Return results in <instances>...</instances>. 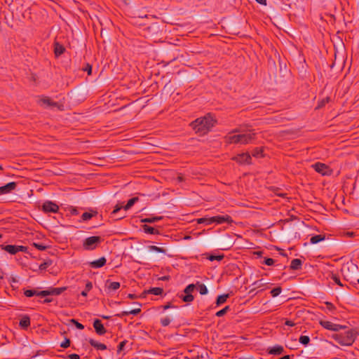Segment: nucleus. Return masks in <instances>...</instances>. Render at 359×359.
<instances>
[{
    "mask_svg": "<svg viewBox=\"0 0 359 359\" xmlns=\"http://www.w3.org/2000/svg\"><path fill=\"white\" fill-rule=\"evenodd\" d=\"M51 264L52 262L50 260L45 261L39 265V269L41 271L46 270Z\"/></svg>",
    "mask_w": 359,
    "mask_h": 359,
    "instance_id": "obj_42",
    "label": "nucleus"
},
{
    "mask_svg": "<svg viewBox=\"0 0 359 359\" xmlns=\"http://www.w3.org/2000/svg\"><path fill=\"white\" fill-rule=\"evenodd\" d=\"M213 217H201L196 219L198 224H205V225H210L213 224Z\"/></svg>",
    "mask_w": 359,
    "mask_h": 359,
    "instance_id": "obj_29",
    "label": "nucleus"
},
{
    "mask_svg": "<svg viewBox=\"0 0 359 359\" xmlns=\"http://www.w3.org/2000/svg\"><path fill=\"white\" fill-rule=\"evenodd\" d=\"M128 297L129 299H137V296L136 294H129L128 295Z\"/></svg>",
    "mask_w": 359,
    "mask_h": 359,
    "instance_id": "obj_58",
    "label": "nucleus"
},
{
    "mask_svg": "<svg viewBox=\"0 0 359 359\" xmlns=\"http://www.w3.org/2000/svg\"><path fill=\"white\" fill-rule=\"evenodd\" d=\"M148 248L149 249V250L155 251L160 253H165L166 252V250L164 248L157 247L156 245H150L148 247Z\"/></svg>",
    "mask_w": 359,
    "mask_h": 359,
    "instance_id": "obj_40",
    "label": "nucleus"
},
{
    "mask_svg": "<svg viewBox=\"0 0 359 359\" xmlns=\"http://www.w3.org/2000/svg\"><path fill=\"white\" fill-rule=\"evenodd\" d=\"M229 297V294H224L219 295L216 299V302H215L216 306H219L221 304L225 303Z\"/></svg>",
    "mask_w": 359,
    "mask_h": 359,
    "instance_id": "obj_28",
    "label": "nucleus"
},
{
    "mask_svg": "<svg viewBox=\"0 0 359 359\" xmlns=\"http://www.w3.org/2000/svg\"><path fill=\"white\" fill-rule=\"evenodd\" d=\"M256 134L252 133V131H249L248 133L240 134V144H248L255 139Z\"/></svg>",
    "mask_w": 359,
    "mask_h": 359,
    "instance_id": "obj_12",
    "label": "nucleus"
},
{
    "mask_svg": "<svg viewBox=\"0 0 359 359\" xmlns=\"http://www.w3.org/2000/svg\"><path fill=\"white\" fill-rule=\"evenodd\" d=\"M177 180L179 182H182L183 181V177L182 176H178L177 177Z\"/></svg>",
    "mask_w": 359,
    "mask_h": 359,
    "instance_id": "obj_61",
    "label": "nucleus"
},
{
    "mask_svg": "<svg viewBox=\"0 0 359 359\" xmlns=\"http://www.w3.org/2000/svg\"><path fill=\"white\" fill-rule=\"evenodd\" d=\"M312 168L322 175H329L331 174V170L325 163L317 162L312 165Z\"/></svg>",
    "mask_w": 359,
    "mask_h": 359,
    "instance_id": "obj_8",
    "label": "nucleus"
},
{
    "mask_svg": "<svg viewBox=\"0 0 359 359\" xmlns=\"http://www.w3.org/2000/svg\"><path fill=\"white\" fill-rule=\"evenodd\" d=\"M217 121L210 114H208L203 117L196 118L191 123V126L196 133L199 135H204L211 130Z\"/></svg>",
    "mask_w": 359,
    "mask_h": 359,
    "instance_id": "obj_1",
    "label": "nucleus"
},
{
    "mask_svg": "<svg viewBox=\"0 0 359 359\" xmlns=\"http://www.w3.org/2000/svg\"><path fill=\"white\" fill-rule=\"evenodd\" d=\"M53 302V299L52 298H46L41 302L43 303V304H48V303H50V302Z\"/></svg>",
    "mask_w": 359,
    "mask_h": 359,
    "instance_id": "obj_56",
    "label": "nucleus"
},
{
    "mask_svg": "<svg viewBox=\"0 0 359 359\" xmlns=\"http://www.w3.org/2000/svg\"><path fill=\"white\" fill-rule=\"evenodd\" d=\"M230 306H226L224 308H223L222 309L218 311L215 316L217 317H222L224 316L228 311H230Z\"/></svg>",
    "mask_w": 359,
    "mask_h": 359,
    "instance_id": "obj_38",
    "label": "nucleus"
},
{
    "mask_svg": "<svg viewBox=\"0 0 359 359\" xmlns=\"http://www.w3.org/2000/svg\"><path fill=\"white\" fill-rule=\"evenodd\" d=\"M103 318H105V319H108L109 318L108 316H103Z\"/></svg>",
    "mask_w": 359,
    "mask_h": 359,
    "instance_id": "obj_63",
    "label": "nucleus"
},
{
    "mask_svg": "<svg viewBox=\"0 0 359 359\" xmlns=\"http://www.w3.org/2000/svg\"><path fill=\"white\" fill-rule=\"evenodd\" d=\"M84 72H87L88 75H90L92 73V66L87 63L86 67L83 68Z\"/></svg>",
    "mask_w": 359,
    "mask_h": 359,
    "instance_id": "obj_49",
    "label": "nucleus"
},
{
    "mask_svg": "<svg viewBox=\"0 0 359 359\" xmlns=\"http://www.w3.org/2000/svg\"><path fill=\"white\" fill-rule=\"evenodd\" d=\"M65 50V47L58 42L54 43V53L56 57H58L64 53Z\"/></svg>",
    "mask_w": 359,
    "mask_h": 359,
    "instance_id": "obj_23",
    "label": "nucleus"
},
{
    "mask_svg": "<svg viewBox=\"0 0 359 359\" xmlns=\"http://www.w3.org/2000/svg\"><path fill=\"white\" fill-rule=\"evenodd\" d=\"M224 255H210L208 259L210 260V261H215V260H217V261H221L224 258Z\"/></svg>",
    "mask_w": 359,
    "mask_h": 359,
    "instance_id": "obj_43",
    "label": "nucleus"
},
{
    "mask_svg": "<svg viewBox=\"0 0 359 359\" xmlns=\"http://www.w3.org/2000/svg\"><path fill=\"white\" fill-rule=\"evenodd\" d=\"M196 289V285L194 284H189L188 285L185 289L184 290V292L185 294H182L180 296V297L183 300L184 302H191L194 300V297L191 294V293L194 291Z\"/></svg>",
    "mask_w": 359,
    "mask_h": 359,
    "instance_id": "obj_5",
    "label": "nucleus"
},
{
    "mask_svg": "<svg viewBox=\"0 0 359 359\" xmlns=\"http://www.w3.org/2000/svg\"><path fill=\"white\" fill-rule=\"evenodd\" d=\"M172 320V318H170L168 316H165V317L161 318L160 323L163 327H167L170 324Z\"/></svg>",
    "mask_w": 359,
    "mask_h": 359,
    "instance_id": "obj_36",
    "label": "nucleus"
},
{
    "mask_svg": "<svg viewBox=\"0 0 359 359\" xmlns=\"http://www.w3.org/2000/svg\"><path fill=\"white\" fill-rule=\"evenodd\" d=\"M43 103L47 104L49 106H55L57 104L56 102H52L49 98H45L43 100Z\"/></svg>",
    "mask_w": 359,
    "mask_h": 359,
    "instance_id": "obj_51",
    "label": "nucleus"
},
{
    "mask_svg": "<svg viewBox=\"0 0 359 359\" xmlns=\"http://www.w3.org/2000/svg\"><path fill=\"white\" fill-rule=\"evenodd\" d=\"M142 229L144 233L152 235H158L160 234V231L151 226H149L146 224L142 226Z\"/></svg>",
    "mask_w": 359,
    "mask_h": 359,
    "instance_id": "obj_20",
    "label": "nucleus"
},
{
    "mask_svg": "<svg viewBox=\"0 0 359 359\" xmlns=\"http://www.w3.org/2000/svg\"><path fill=\"white\" fill-rule=\"evenodd\" d=\"M17 187V183L11 182L4 186L0 187V195H4L11 193Z\"/></svg>",
    "mask_w": 359,
    "mask_h": 359,
    "instance_id": "obj_15",
    "label": "nucleus"
},
{
    "mask_svg": "<svg viewBox=\"0 0 359 359\" xmlns=\"http://www.w3.org/2000/svg\"><path fill=\"white\" fill-rule=\"evenodd\" d=\"M42 210L46 213H56L59 210V206L50 201H46L42 205Z\"/></svg>",
    "mask_w": 359,
    "mask_h": 359,
    "instance_id": "obj_9",
    "label": "nucleus"
},
{
    "mask_svg": "<svg viewBox=\"0 0 359 359\" xmlns=\"http://www.w3.org/2000/svg\"><path fill=\"white\" fill-rule=\"evenodd\" d=\"M197 285H198V291H199L201 294L204 295V294H206L208 293V288L205 286V285H204L203 283H200L199 282H198L197 283Z\"/></svg>",
    "mask_w": 359,
    "mask_h": 359,
    "instance_id": "obj_37",
    "label": "nucleus"
},
{
    "mask_svg": "<svg viewBox=\"0 0 359 359\" xmlns=\"http://www.w3.org/2000/svg\"><path fill=\"white\" fill-rule=\"evenodd\" d=\"M138 201L137 197H133L128 200L126 205L123 207L125 210H129L137 201Z\"/></svg>",
    "mask_w": 359,
    "mask_h": 359,
    "instance_id": "obj_33",
    "label": "nucleus"
},
{
    "mask_svg": "<svg viewBox=\"0 0 359 359\" xmlns=\"http://www.w3.org/2000/svg\"><path fill=\"white\" fill-rule=\"evenodd\" d=\"M70 321H71V323H72L73 324L75 325V326L77 329H79V330L84 329V326L81 323H79L76 320L72 319Z\"/></svg>",
    "mask_w": 359,
    "mask_h": 359,
    "instance_id": "obj_44",
    "label": "nucleus"
},
{
    "mask_svg": "<svg viewBox=\"0 0 359 359\" xmlns=\"http://www.w3.org/2000/svg\"><path fill=\"white\" fill-rule=\"evenodd\" d=\"M105 289L107 292H111L117 290L121 285L118 282H113L110 280H107L105 282Z\"/></svg>",
    "mask_w": 359,
    "mask_h": 359,
    "instance_id": "obj_17",
    "label": "nucleus"
},
{
    "mask_svg": "<svg viewBox=\"0 0 359 359\" xmlns=\"http://www.w3.org/2000/svg\"><path fill=\"white\" fill-rule=\"evenodd\" d=\"M67 359H79L80 356H79V355H78L76 353H72V354H69L67 356Z\"/></svg>",
    "mask_w": 359,
    "mask_h": 359,
    "instance_id": "obj_53",
    "label": "nucleus"
},
{
    "mask_svg": "<svg viewBox=\"0 0 359 359\" xmlns=\"http://www.w3.org/2000/svg\"><path fill=\"white\" fill-rule=\"evenodd\" d=\"M140 312H141V309L140 308H137V309H133V310H130V311H122L121 313H118L116 316L119 317V318H123L124 316H128V315H130V314L136 316V315L139 314Z\"/></svg>",
    "mask_w": 359,
    "mask_h": 359,
    "instance_id": "obj_21",
    "label": "nucleus"
},
{
    "mask_svg": "<svg viewBox=\"0 0 359 359\" xmlns=\"http://www.w3.org/2000/svg\"><path fill=\"white\" fill-rule=\"evenodd\" d=\"M97 215L96 210H90V212H85L81 215V219L83 221H88Z\"/></svg>",
    "mask_w": 359,
    "mask_h": 359,
    "instance_id": "obj_26",
    "label": "nucleus"
},
{
    "mask_svg": "<svg viewBox=\"0 0 359 359\" xmlns=\"http://www.w3.org/2000/svg\"><path fill=\"white\" fill-rule=\"evenodd\" d=\"M357 283L359 284V278L357 280Z\"/></svg>",
    "mask_w": 359,
    "mask_h": 359,
    "instance_id": "obj_64",
    "label": "nucleus"
},
{
    "mask_svg": "<svg viewBox=\"0 0 359 359\" xmlns=\"http://www.w3.org/2000/svg\"><path fill=\"white\" fill-rule=\"evenodd\" d=\"M24 294L27 297H31L34 295L41 297L40 291L36 290H25Z\"/></svg>",
    "mask_w": 359,
    "mask_h": 359,
    "instance_id": "obj_30",
    "label": "nucleus"
},
{
    "mask_svg": "<svg viewBox=\"0 0 359 359\" xmlns=\"http://www.w3.org/2000/svg\"><path fill=\"white\" fill-rule=\"evenodd\" d=\"M163 219V217L161 216H155V217H146L144 219H141L140 222L142 223H154L157 222L158 221H161Z\"/></svg>",
    "mask_w": 359,
    "mask_h": 359,
    "instance_id": "obj_24",
    "label": "nucleus"
},
{
    "mask_svg": "<svg viewBox=\"0 0 359 359\" xmlns=\"http://www.w3.org/2000/svg\"><path fill=\"white\" fill-rule=\"evenodd\" d=\"M358 332L355 329H349L344 333H335L331 335V337L334 339L341 346H351L355 339Z\"/></svg>",
    "mask_w": 359,
    "mask_h": 359,
    "instance_id": "obj_2",
    "label": "nucleus"
},
{
    "mask_svg": "<svg viewBox=\"0 0 359 359\" xmlns=\"http://www.w3.org/2000/svg\"><path fill=\"white\" fill-rule=\"evenodd\" d=\"M332 279L334 281L335 283L340 286H342V284L339 276H337V275H332Z\"/></svg>",
    "mask_w": 359,
    "mask_h": 359,
    "instance_id": "obj_50",
    "label": "nucleus"
},
{
    "mask_svg": "<svg viewBox=\"0 0 359 359\" xmlns=\"http://www.w3.org/2000/svg\"><path fill=\"white\" fill-rule=\"evenodd\" d=\"M285 325H287V326H290V327H292L294 326L295 324L293 321L290 320H286L285 322Z\"/></svg>",
    "mask_w": 359,
    "mask_h": 359,
    "instance_id": "obj_54",
    "label": "nucleus"
},
{
    "mask_svg": "<svg viewBox=\"0 0 359 359\" xmlns=\"http://www.w3.org/2000/svg\"><path fill=\"white\" fill-rule=\"evenodd\" d=\"M163 292V290L161 287H151L148 290V293L152 294L154 295H161Z\"/></svg>",
    "mask_w": 359,
    "mask_h": 359,
    "instance_id": "obj_32",
    "label": "nucleus"
},
{
    "mask_svg": "<svg viewBox=\"0 0 359 359\" xmlns=\"http://www.w3.org/2000/svg\"><path fill=\"white\" fill-rule=\"evenodd\" d=\"M329 100H330L329 97H326L325 99H323L321 102V104L319 105V107H322V106L325 105V103L329 102Z\"/></svg>",
    "mask_w": 359,
    "mask_h": 359,
    "instance_id": "obj_57",
    "label": "nucleus"
},
{
    "mask_svg": "<svg viewBox=\"0 0 359 359\" xmlns=\"http://www.w3.org/2000/svg\"><path fill=\"white\" fill-rule=\"evenodd\" d=\"M65 287H50L48 290H41L40 291L41 297H47L49 295L57 296L61 294L65 290H66Z\"/></svg>",
    "mask_w": 359,
    "mask_h": 359,
    "instance_id": "obj_7",
    "label": "nucleus"
},
{
    "mask_svg": "<svg viewBox=\"0 0 359 359\" xmlns=\"http://www.w3.org/2000/svg\"><path fill=\"white\" fill-rule=\"evenodd\" d=\"M258 4L262 5H266V0H255Z\"/></svg>",
    "mask_w": 359,
    "mask_h": 359,
    "instance_id": "obj_59",
    "label": "nucleus"
},
{
    "mask_svg": "<svg viewBox=\"0 0 359 359\" xmlns=\"http://www.w3.org/2000/svg\"><path fill=\"white\" fill-rule=\"evenodd\" d=\"M240 130L236 128L224 137L225 142L227 144H240V134L231 135V133H240Z\"/></svg>",
    "mask_w": 359,
    "mask_h": 359,
    "instance_id": "obj_10",
    "label": "nucleus"
},
{
    "mask_svg": "<svg viewBox=\"0 0 359 359\" xmlns=\"http://www.w3.org/2000/svg\"><path fill=\"white\" fill-rule=\"evenodd\" d=\"M325 239V234L315 235L310 238V243L311 244H316L320 241H324Z\"/></svg>",
    "mask_w": 359,
    "mask_h": 359,
    "instance_id": "obj_27",
    "label": "nucleus"
},
{
    "mask_svg": "<svg viewBox=\"0 0 359 359\" xmlns=\"http://www.w3.org/2000/svg\"><path fill=\"white\" fill-rule=\"evenodd\" d=\"M266 352L269 355H280L285 353V348L283 346L276 344L273 346L269 347Z\"/></svg>",
    "mask_w": 359,
    "mask_h": 359,
    "instance_id": "obj_14",
    "label": "nucleus"
},
{
    "mask_svg": "<svg viewBox=\"0 0 359 359\" xmlns=\"http://www.w3.org/2000/svg\"><path fill=\"white\" fill-rule=\"evenodd\" d=\"M93 327L98 335H104L107 332V330L100 319H95L94 320Z\"/></svg>",
    "mask_w": 359,
    "mask_h": 359,
    "instance_id": "obj_16",
    "label": "nucleus"
},
{
    "mask_svg": "<svg viewBox=\"0 0 359 359\" xmlns=\"http://www.w3.org/2000/svg\"><path fill=\"white\" fill-rule=\"evenodd\" d=\"M128 344V340H123L122 341H121L119 343V344L117 346V353H120L121 352H123L125 348H126V346Z\"/></svg>",
    "mask_w": 359,
    "mask_h": 359,
    "instance_id": "obj_34",
    "label": "nucleus"
},
{
    "mask_svg": "<svg viewBox=\"0 0 359 359\" xmlns=\"http://www.w3.org/2000/svg\"><path fill=\"white\" fill-rule=\"evenodd\" d=\"M282 292V288L280 287H277L271 290L270 293L273 297H276L278 296Z\"/></svg>",
    "mask_w": 359,
    "mask_h": 359,
    "instance_id": "obj_41",
    "label": "nucleus"
},
{
    "mask_svg": "<svg viewBox=\"0 0 359 359\" xmlns=\"http://www.w3.org/2000/svg\"><path fill=\"white\" fill-rule=\"evenodd\" d=\"M33 245L39 250H45L47 248L46 245H44L42 243H33Z\"/></svg>",
    "mask_w": 359,
    "mask_h": 359,
    "instance_id": "obj_46",
    "label": "nucleus"
},
{
    "mask_svg": "<svg viewBox=\"0 0 359 359\" xmlns=\"http://www.w3.org/2000/svg\"><path fill=\"white\" fill-rule=\"evenodd\" d=\"M123 207L124 206H123L122 205L117 204L115 206L114 210L111 212V215H115L120 210L123 208Z\"/></svg>",
    "mask_w": 359,
    "mask_h": 359,
    "instance_id": "obj_48",
    "label": "nucleus"
},
{
    "mask_svg": "<svg viewBox=\"0 0 359 359\" xmlns=\"http://www.w3.org/2000/svg\"><path fill=\"white\" fill-rule=\"evenodd\" d=\"M252 155L254 157L259 158L263 156V148L256 147L252 151Z\"/></svg>",
    "mask_w": 359,
    "mask_h": 359,
    "instance_id": "obj_31",
    "label": "nucleus"
},
{
    "mask_svg": "<svg viewBox=\"0 0 359 359\" xmlns=\"http://www.w3.org/2000/svg\"><path fill=\"white\" fill-rule=\"evenodd\" d=\"M19 326L22 330H27V328L30 326V318L27 315L23 316L19 323Z\"/></svg>",
    "mask_w": 359,
    "mask_h": 359,
    "instance_id": "obj_19",
    "label": "nucleus"
},
{
    "mask_svg": "<svg viewBox=\"0 0 359 359\" xmlns=\"http://www.w3.org/2000/svg\"><path fill=\"white\" fill-rule=\"evenodd\" d=\"M275 263V261L272 258H265L263 261V264L267 265V266H272Z\"/></svg>",
    "mask_w": 359,
    "mask_h": 359,
    "instance_id": "obj_45",
    "label": "nucleus"
},
{
    "mask_svg": "<svg viewBox=\"0 0 359 359\" xmlns=\"http://www.w3.org/2000/svg\"><path fill=\"white\" fill-rule=\"evenodd\" d=\"M1 248L11 255H15L18 252H27V247L23 245H2Z\"/></svg>",
    "mask_w": 359,
    "mask_h": 359,
    "instance_id": "obj_6",
    "label": "nucleus"
},
{
    "mask_svg": "<svg viewBox=\"0 0 359 359\" xmlns=\"http://www.w3.org/2000/svg\"><path fill=\"white\" fill-rule=\"evenodd\" d=\"M162 307H163V310H167V309H170V308H173V307H175V306H172V305L171 304V303H170V302H169V303H168L167 304H165V305L163 306Z\"/></svg>",
    "mask_w": 359,
    "mask_h": 359,
    "instance_id": "obj_55",
    "label": "nucleus"
},
{
    "mask_svg": "<svg viewBox=\"0 0 359 359\" xmlns=\"http://www.w3.org/2000/svg\"><path fill=\"white\" fill-rule=\"evenodd\" d=\"M262 279L255 281L252 283V285H254L255 287H260L264 285V283H262Z\"/></svg>",
    "mask_w": 359,
    "mask_h": 359,
    "instance_id": "obj_52",
    "label": "nucleus"
},
{
    "mask_svg": "<svg viewBox=\"0 0 359 359\" xmlns=\"http://www.w3.org/2000/svg\"><path fill=\"white\" fill-rule=\"evenodd\" d=\"M89 344L97 350L104 351L107 349V346L102 343L98 342L93 339L88 340Z\"/></svg>",
    "mask_w": 359,
    "mask_h": 359,
    "instance_id": "obj_22",
    "label": "nucleus"
},
{
    "mask_svg": "<svg viewBox=\"0 0 359 359\" xmlns=\"http://www.w3.org/2000/svg\"><path fill=\"white\" fill-rule=\"evenodd\" d=\"M70 343H71L70 340L69 339L66 338L65 339V341L61 343L60 347L65 348H68L70 346Z\"/></svg>",
    "mask_w": 359,
    "mask_h": 359,
    "instance_id": "obj_47",
    "label": "nucleus"
},
{
    "mask_svg": "<svg viewBox=\"0 0 359 359\" xmlns=\"http://www.w3.org/2000/svg\"><path fill=\"white\" fill-rule=\"evenodd\" d=\"M93 288V284L90 281H87L85 287V290L81 292V294L83 297L88 295V292Z\"/></svg>",
    "mask_w": 359,
    "mask_h": 359,
    "instance_id": "obj_35",
    "label": "nucleus"
},
{
    "mask_svg": "<svg viewBox=\"0 0 359 359\" xmlns=\"http://www.w3.org/2000/svg\"><path fill=\"white\" fill-rule=\"evenodd\" d=\"M4 278V273L1 271H0V280Z\"/></svg>",
    "mask_w": 359,
    "mask_h": 359,
    "instance_id": "obj_62",
    "label": "nucleus"
},
{
    "mask_svg": "<svg viewBox=\"0 0 359 359\" xmlns=\"http://www.w3.org/2000/svg\"><path fill=\"white\" fill-rule=\"evenodd\" d=\"M319 324L325 329L334 332H338L340 330H344L347 327L346 325H341L339 324L333 323L329 320H320Z\"/></svg>",
    "mask_w": 359,
    "mask_h": 359,
    "instance_id": "obj_4",
    "label": "nucleus"
},
{
    "mask_svg": "<svg viewBox=\"0 0 359 359\" xmlns=\"http://www.w3.org/2000/svg\"><path fill=\"white\" fill-rule=\"evenodd\" d=\"M212 221H213V223H216L217 224H221L223 223H227L230 224L233 222L231 217L228 215L214 216Z\"/></svg>",
    "mask_w": 359,
    "mask_h": 359,
    "instance_id": "obj_13",
    "label": "nucleus"
},
{
    "mask_svg": "<svg viewBox=\"0 0 359 359\" xmlns=\"http://www.w3.org/2000/svg\"><path fill=\"white\" fill-rule=\"evenodd\" d=\"M302 262L299 259H294L290 264V269L292 270H299L302 268Z\"/></svg>",
    "mask_w": 359,
    "mask_h": 359,
    "instance_id": "obj_25",
    "label": "nucleus"
},
{
    "mask_svg": "<svg viewBox=\"0 0 359 359\" xmlns=\"http://www.w3.org/2000/svg\"><path fill=\"white\" fill-rule=\"evenodd\" d=\"M232 160L239 164H251V156L248 153H242L232 158Z\"/></svg>",
    "mask_w": 359,
    "mask_h": 359,
    "instance_id": "obj_11",
    "label": "nucleus"
},
{
    "mask_svg": "<svg viewBox=\"0 0 359 359\" xmlns=\"http://www.w3.org/2000/svg\"><path fill=\"white\" fill-rule=\"evenodd\" d=\"M160 279L162 280H166L169 279V276H163V277L161 278Z\"/></svg>",
    "mask_w": 359,
    "mask_h": 359,
    "instance_id": "obj_60",
    "label": "nucleus"
},
{
    "mask_svg": "<svg viewBox=\"0 0 359 359\" xmlns=\"http://www.w3.org/2000/svg\"><path fill=\"white\" fill-rule=\"evenodd\" d=\"M107 263V259L104 257H100V259L90 262L89 266L93 269H99L104 266Z\"/></svg>",
    "mask_w": 359,
    "mask_h": 359,
    "instance_id": "obj_18",
    "label": "nucleus"
},
{
    "mask_svg": "<svg viewBox=\"0 0 359 359\" xmlns=\"http://www.w3.org/2000/svg\"><path fill=\"white\" fill-rule=\"evenodd\" d=\"M299 341L300 344L307 346L310 342V337L306 335H301L299 339Z\"/></svg>",
    "mask_w": 359,
    "mask_h": 359,
    "instance_id": "obj_39",
    "label": "nucleus"
},
{
    "mask_svg": "<svg viewBox=\"0 0 359 359\" xmlns=\"http://www.w3.org/2000/svg\"><path fill=\"white\" fill-rule=\"evenodd\" d=\"M103 241L100 236H93L86 238L83 242V248L86 250H95Z\"/></svg>",
    "mask_w": 359,
    "mask_h": 359,
    "instance_id": "obj_3",
    "label": "nucleus"
}]
</instances>
